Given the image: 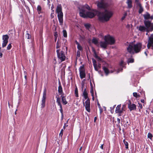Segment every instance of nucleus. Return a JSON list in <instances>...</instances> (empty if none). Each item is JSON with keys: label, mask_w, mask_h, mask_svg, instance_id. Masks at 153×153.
I'll list each match as a JSON object with an SVG mask.
<instances>
[{"label": "nucleus", "mask_w": 153, "mask_h": 153, "mask_svg": "<svg viewBox=\"0 0 153 153\" xmlns=\"http://www.w3.org/2000/svg\"><path fill=\"white\" fill-rule=\"evenodd\" d=\"M129 103H128V108L130 109V111H131L135 110L136 107V105L134 104H131L130 100H129Z\"/></svg>", "instance_id": "16"}, {"label": "nucleus", "mask_w": 153, "mask_h": 153, "mask_svg": "<svg viewBox=\"0 0 153 153\" xmlns=\"http://www.w3.org/2000/svg\"><path fill=\"white\" fill-rule=\"evenodd\" d=\"M100 113H101L102 112V110L101 108H100Z\"/></svg>", "instance_id": "59"}, {"label": "nucleus", "mask_w": 153, "mask_h": 153, "mask_svg": "<svg viewBox=\"0 0 153 153\" xmlns=\"http://www.w3.org/2000/svg\"><path fill=\"white\" fill-rule=\"evenodd\" d=\"M76 44L77 45V48L79 51H81L82 50V46L79 45V43L77 41H76Z\"/></svg>", "instance_id": "27"}, {"label": "nucleus", "mask_w": 153, "mask_h": 153, "mask_svg": "<svg viewBox=\"0 0 153 153\" xmlns=\"http://www.w3.org/2000/svg\"><path fill=\"white\" fill-rule=\"evenodd\" d=\"M120 69H119L118 71L117 72V73H119L120 72Z\"/></svg>", "instance_id": "62"}, {"label": "nucleus", "mask_w": 153, "mask_h": 153, "mask_svg": "<svg viewBox=\"0 0 153 153\" xmlns=\"http://www.w3.org/2000/svg\"><path fill=\"white\" fill-rule=\"evenodd\" d=\"M134 59L131 57V58H128V59L127 62L128 64L129 63H132L134 62Z\"/></svg>", "instance_id": "26"}, {"label": "nucleus", "mask_w": 153, "mask_h": 153, "mask_svg": "<svg viewBox=\"0 0 153 153\" xmlns=\"http://www.w3.org/2000/svg\"><path fill=\"white\" fill-rule=\"evenodd\" d=\"M63 129H62L60 131V132L59 133V136H61V137H62L63 135Z\"/></svg>", "instance_id": "46"}, {"label": "nucleus", "mask_w": 153, "mask_h": 153, "mask_svg": "<svg viewBox=\"0 0 153 153\" xmlns=\"http://www.w3.org/2000/svg\"><path fill=\"white\" fill-rule=\"evenodd\" d=\"M59 106H60V112L62 114V117H63V110L62 109V105H59Z\"/></svg>", "instance_id": "35"}, {"label": "nucleus", "mask_w": 153, "mask_h": 153, "mask_svg": "<svg viewBox=\"0 0 153 153\" xmlns=\"http://www.w3.org/2000/svg\"><path fill=\"white\" fill-rule=\"evenodd\" d=\"M152 46V49L153 50V35L151 34L149 37L148 43L147 47L148 49H149L151 46Z\"/></svg>", "instance_id": "11"}, {"label": "nucleus", "mask_w": 153, "mask_h": 153, "mask_svg": "<svg viewBox=\"0 0 153 153\" xmlns=\"http://www.w3.org/2000/svg\"><path fill=\"white\" fill-rule=\"evenodd\" d=\"M61 97L62 98V103L64 105H66L67 104L68 102L66 100V98L63 95H61Z\"/></svg>", "instance_id": "23"}, {"label": "nucleus", "mask_w": 153, "mask_h": 153, "mask_svg": "<svg viewBox=\"0 0 153 153\" xmlns=\"http://www.w3.org/2000/svg\"><path fill=\"white\" fill-rule=\"evenodd\" d=\"M91 95H92V96L93 97L92 99L94 100V97L93 96L94 93H93V90H91Z\"/></svg>", "instance_id": "44"}, {"label": "nucleus", "mask_w": 153, "mask_h": 153, "mask_svg": "<svg viewBox=\"0 0 153 153\" xmlns=\"http://www.w3.org/2000/svg\"><path fill=\"white\" fill-rule=\"evenodd\" d=\"M137 5L139 7V13H141L143 11V9L142 7L141 4L137 0H136Z\"/></svg>", "instance_id": "14"}, {"label": "nucleus", "mask_w": 153, "mask_h": 153, "mask_svg": "<svg viewBox=\"0 0 153 153\" xmlns=\"http://www.w3.org/2000/svg\"><path fill=\"white\" fill-rule=\"evenodd\" d=\"M141 101L142 103H144V102H145L144 100L143 99L141 100Z\"/></svg>", "instance_id": "53"}, {"label": "nucleus", "mask_w": 153, "mask_h": 153, "mask_svg": "<svg viewBox=\"0 0 153 153\" xmlns=\"http://www.w3.org/2000/svg\"><path fill=\"white\" fill-rule=\"evenodd\" d=\"M92 42L93 43H94L97 46H99V43H98V40L97 39L94 38L92 39Z\"/></svg>", "instance_id": "22"}, {"label": "nucleus", "mask_w": 153, "mask_h": 153, "mask_svg": "<svg viewBox=\"0 0 153 153\" xmlns=\"http://www.w3.org/2000/svg\"><path fill=\"white\" fill-rule=\"evenodd\" d=\"M104 39L106 41L108 45H112L114 44L115 43V41L114 38L110 35L105 36Z\"/></svg>", "instance_id": "8"}, {"label": "nucleus", "mask_w": 153, "mask_h": 153, "mask_svg": "<svg viewBox=\"0 0 153 153\" xmlns=\"http://www.w3.org/2000/svg\"><path fill=\"white\" fill-rule=\"evenodd\" d=\"M60 45H59V44L58 42H57L56 46V48H59Z\"/></svg>", "instance_id": "45"}, {"label": "nucleus", "mask_w": 153, "mask_h": 153, "mask_svg": "<svg viewBox=\"0 0 153 153\" xmlns=\"http://www.w3.org/2000/svg\"><path fill=\"white\" fill-rule=\"evenodd\" d=\"M58 92L60 94H61L62 92V89L61 85H60L58 87Z\"/></svg>", "instance_id": "30"}, {"label": "nucleus", "mask_w": 153, "mask_h": 153, "mask_svg": "<svg viewBox=\"0 0 153 153\" xmlns=\"http://www.w3.org/2000/svg\"><path fill=\"white\" fill-rule=\"evenodd\" d=\"M9 38V36L7 35H3L2 36V48L5 47L7 45L8 42V40Z\"/></svg>", "instance_id": "10"}, {"label": "nucleus", "mask_w": 153, "mask_h": 153, "mask_svg": "<svg viewBox=\"0 0 153 153\" xmlns=\"http://www.w3.org/2000/svg\"><path fill=\"white\" fill-rule=\"evenodd\" d=\"M94 56L98 61H100L101 60V59L97 55L96 51L94 50Z\"/></svg>", "instance_id": "24"}, {"label": "nucleus", "mask_w": 153, "mask_h": 153, "mask_svg": "<svg viewBox=\"0 0 153 153\" xmlns=\"http://www.w3.org/2000/svg\"><path fill=\"white\" fill-rule=\"evenodd\" d=\"M102 69L104 71L106 76H107L110 73L108 68L105 66H102Z\"/></svg>", "instance_id": "21"}, {"label": "nucleus", "mask_w": 153, "mask_h": 153, "mask_svg": "<svg viewBox=\"0 0 153 153\" xmlns=\"http://www.w3.org/2000/svg\"><path fill=\"white\" fill-rule=\"evenodd\" d=\"M56 52L59 63L64 61L66 58L64 52L58 49L56 50Z\"/></svg>", "instance_id": "5"}, {"label": "nucleus", "mask_w": 153, "mask_h": 153, "mask_svg": "<svg viewBox=\"0 0 153 153\" xmlns=\"http://www.w3.org/2000/svg\"><path fill=\"white\" fill-rule=\"evenodd\" d=\"M144 23L146 28L147 32H151L153 30V24L151 22L148 20H145Z\"/></svg>", "instance_id": "6"}, {"label": "nucleus", "mask_w": 153, "mask_h": 153, "mask_svg": "<svg viewBox=\"0 0 153 153\" xmlns=\"http://www.w3.org/2000/svg\"><path fill=\"white\" fill-rule=\"evenodd\" d=\"M37 10L39 14L42 13V8L40 6H38Z\"/></svg>", "instance_id": "28"}, {"label": "nucleus", "mask_w": 153, "mask_h": 153, "mask_svg": "<svg viewBox=\"0 0 153 153\" xmlns=\"http://www.w3.org/2000/svg\"><path fill=\"white\" fill-rule=\"evenodd\" d=\"M138 107H139V108H140V109L142 108L143 106H142V105L141 103H140L139 102L138 103Z\"/></svg>", "instance_id": "42"}, {"label": "nucleus", "mask_w": 153, "mask_h": 153, "mask_svg": "<svg viewBox=\"0 0 153 153\" xmlns=\"http://www.w3.org/2000/svg\"><path fill=\"white\" fill-rule=\"evenodd\" d=\"M97 117H95L94 119V121L95 122L96 121V120H97Z\"/></svg>", "instance_id": "56"}, {"label": "nucleus", "mask_w": 153, "mask_h": 153, "mask_svg": "<svg viewBox=\"0 0 153 153\" xmlns=\"http://www.w3.org/2000/svg\"><path fill=\"white\" fill-rule=\"evenodd\" d=\"M12 47V46L11 45V44L10 43L8 44L7 47V49L8 50H9Z\"/></svg>", "instance_id": "40"}, {"label": "nucleus", "mask_w": 153, "mask_h": 153, "mask_svg": "<svg viewBox=\"0 0 153 153\" xmlns=\"http://www.w3.org/2000/svg\"><path fill=\"white\" fill-rule=\"evenodd\" d=\"M127 15V13H125L124 14V16H125V17H126V16Z\"/></svg>", "instance_id": "58"}, {"label": "nucleus", "mask_w": 153, "mask_h": 153, "mask_svg": "<svg viewBox=\"0 0 153 153\" xmlns=\"http://www.w3.org/2000/svg\"><path fill=\"white\" fill-rule=\"evenodd\" d=\"M133 96L134 97L137 98L140 97V95L137 94V93L136 92H134L133 93Z\"/></svg>", "instance_id": "33"}, {"label": "nucleus", "mask_w": 153, "mask_h": 153, "mask_svg": "<svg viewBox=\"0 0 153 153\" xmlns=\"http://www.w3.org/2000/svg\"><path fill=\"white\" fill-rule=\"evenodd\" d=\"M82 149V147H81L80 148V149H79V150H80V151L81 150V149Z\"/></svg>", "instance_id": "64"}, {"label": "nucleus", "mask_w": 153, "mask_h": 153, "mask_svg": "<svg viewBox=\"0 0 153 153\" xmlns=\"http://www.w3.org/2000/svg\"><path fill=\"white\" fill-rule=\"evenodd\" d=\"M83 94L85 99L86 100L88 98V94L85 89L84 90Z\"/></svg>", "instance_id": "25"}, {"label": "nucleus", "mask_w": 153, "mask_h": 153, "mask_svg": "<svg viewBox=\"0 0 153 153\" xmlns=\"http://www.w3.org/2000/svg\"><path fill=\"white\" fill-rule=\"evenodd\" d=\"M75 93L76 96V97H78V90L77 88H76L75 90Z\"/></svg>", "instance_id": "38"}, {"label": "nucleus", "mask_w": 153, "mask_h": 153, "mask_svg": "<svg viewBox=\"0 0 153 153\" xmlns=\"http://www.w3.org/2000/svg\"><path fill=\"white\" fill-rule=\"evenodd\" d=\"M85 108L86 110L88 112H90V100L88 99L85 102Z\"/></svg>", "instance_id": "15"}, {"label": "nucleus", "mask_w": 153, "mask_h": 153, "mask_svg": "<svg viewBox=\"0 0 153 153\" xmlns=\"http://www.w3.org/2000/svg\"><path fill=\"white\" fill-rule=\"evenodd\" d=\"M117 121L118 124L120 123V119L119 118H117Z\"/></svg>", "instance_id": "47"}, {"label": "nucleus", "mask_w": 153, "mask_h": 153, "mask_svg": "<svg viewBox=\"0 0 153 153\" xmlns=\"http://www.w3.org/2000/svg\"><path fill=\"white\" fill-rule=\"evenodd\" d=\"M113 13L112 11L108 10H105V11L100 13L99 16V20L102 22H107L109 21L112 16Z\"/></svg>", "instance_id": "3"}, {"label": "nucleus", "mask_w": 153, "mask_h": 153, "mask_svg": "<svg viewBox=\"0 0 153 153\" xmlns=\"http://www.w3.org/2000/svg\"><path fill=\"white\" fill-rule=\"evenodd\" d=\"M25 36L28 39H30L31 37V35H30L28 33H27L26 34Z\"/></svg>", "instance_id": "34"}, {"label": "nucleus", "mask_w": 153, "mask_h": 153, "mask_svg": "<svg viewBox=\"0 0 153 153\" xmlns=\"http://www.w3.org/2000/svg\"><path fill=\"white\" fill-rule=\"evenodd\" d=\"M56 12L57 14V16L61 25L63 23V14L62 11V8L61 4H58L57 5L56 9Z\"/></svg>", "instance_id": "4"}, {"label": "nucleus", "mask_w": 153, "mask_h": 153, "mask_svg": "<svg viewBox=\"0 0 153 153\" xmlns=\"http://www.w3.org/2000/svg\"><path fill=\"white\" fill-rule=\"evenodd\" d=\"M79 72L80 78L82 79L85 78V69L83 66H80L79 69Z\"/></svg>", "instance_id": "12"}, {"label": "nucleus", "mask_w": 153, "mask_h": 153, "mask_svg": "<svg viewBox=\"0 0 153 153\" xmlns=\"http://www.w3.org/2000/svg\"><path fill=\"white\" fill-rule=\"evenodd\" d=\"M85 26L88 29H89L90 27V25L88 24H85Z\"/></svg>", "instance_id": "37"}, {"label": "nucleus", "mask_w": 153, "mask_h": 153, "mask_svg": "<svg viewBox=\"0 0 153 153\" xmlns=\"http://www.w3.org/2000/svg\"><path fill=\"white\" fill-rule=\"evenodd\" d=\"M2 53L1 52V51H0V58H1L2 56Z\"/></svg>", "instance_id": "49"}, {"label": "nucleus", "mask_w": 153, "mask_h": 153, "mask_svg": "<svg viewBox=\"0 0 153 153\" xmlns=\"http://www.w3.org/2000/svg\"><path fill=\"white\" fill-rule=\"evenodd\" d=\"M24 77L25 78V79H26V78H27V76L26 75H25L24 76Z\"/></svg>", "instance_id": "61"}, {"label": "nucleus", "mask_w": 153, "mask_h": 153, "mask_svg": "<svg viewBox=\"0 0 153 153\" xmlns=\"http://www.w3.org/2000/svg\"><path fill=\"white\" fill-rule=\"evenodd\" d=\"M54 35L55 36V37H56V39L57 37V33L56 32V33H55Z\"/></svg>", "instance_id": "48"}, {"label": "nucleus", "mask_w": 153, "mask_h": 153, "mask_svg": "<svg viewBox=\"0 0 153 153\" xmlns=\"http://www.w3.org/2000/svg\"><path fill=\"white\" fill-rule=\"evenodd\" d=\"M124 143L126 146V148L128 149V143L127 142H126L124 140H123Z\"/></svg>", "instance_id": "39"}, {"label": "nucleus", "mask_w": 153, "mask_h": 153, "mask_svg": "<svg viewBox=\"0 0 153 153\" xmlns=\"http://www.w3.org/2000/svg\"><path fill=\"white\" fill-rule=\"evenodd\" d=\"M63 35L65 37H67V33L66 30H64L63 31Z\"/></svg>", "instance_id": "32"}, {"label": "nucleus", "mask_w": 153, "mask_h": 153, "mask_svg": "<svg viewBox=\"0 0 153 153\" xmlns=\"http://www.w3.org/2000/svg\"><path fill=\"white\" fill-rule=\"evenodd\" d=\"M138 30L142 32L146 31L147 32V29L145 26L143 25H140L138 27Z\"/></svg>", "instance_id": "18"}, {"label": "nucleus", "mask_w": 153, "mask_h": 153, "mask_svg": "<svg viewBox=\"0 0 153 153\" xmlns=\"http://www.w3.org/2000/svg\"><path fill=\"white\" fill-rule=\"evenodd\" d=\"M51 10H53V9L54 8V6H53V5H52V6H51Z\"/></svg>", "instance_id": "51"}, {"label": "nucleus", "mask_w": 153, "mask_h": 153, "mask_svg": "<svg viewBox=\"0 0 153 153\" xmlns=\"http://www.w3.org/2000/svg\"><path fill=\"white\" fill-rule=\"evenodd\" d=\"M80 55V53L79 51H77V56L78 57H79Z\"/></svg>", "instance_id": "43"}, {"label": "nucleus", "mask_w": 153, "mask_h": 153, "mask_svg": "<svg viewBox=\"0 0 153 153\" xmlns=\"http://www.w3.org/2000/svg\"><path fill=\"white\" fill-rule=\"evenodd\" d=\"M143 16L144 19H153V17L152 16H150V14L148 13L144 14L143 15Z\"/></svg>", "instance_id": "20"}, {"label": "nucleus", "mask_w": 153, "mask_h": 153, "mask_svg": "<svg viewBox=\"0 0 153 153\" xmlns=\"http://www.w3.org/2000/svg\"><path fill=\"white\" fill-rule=\"evenodd\" d=\"M142 47V44L140 43H138L134 44L133 43H131L128 45L127 49L128 51L131 54L137 53L140 52Z\"/></svg>", "instance_id": "2"}, {"label": "nucleus", "mask_w": 153, "mask_h": 153, "mask_svg": "<svg viewBox=\"0 0 153 153\" xmlns=\"http://www.w3.org/2000/svg\"><path fill=\"white\" fill-rule=\"evenodd\" d=\"M97 12L96 10H91L90 7L86 4L83 6L80 10L79 15L80 16L84 18H93L97 14Z\"/></svg>", "instance_id": "1"}, {"label": "nucleus", "mask_w": 153, "mask_h": 153, "mask_svg": "<svg viewBox=\"0 0 153 153\" xmlns=\"http://www.w3.org/2000/svg\"><path fill=\"white\" fill-rule=\"evenodd\" d=\"M54 13V10H53V11H52V13H51V18H53L54 17V15H53Z\"/></svg>", "instance_id": "41"}, {"label": "nucleus", "mask_w": 153, "mask_h": 153, "mask_svg": "<svg viewBox=\"0 0 153 153\" xmlns=\"http://www.w3.org/2000/svg\"><path fill=\"white\" fill-rule=\"evenodd\" d=\"M153 136L152 135V134L150 133H149L148 134V138L151 139L152 137Z\"/></svg>", "instance_id": "36"}, {"label": "nucleus", "mask_w": 153, "mask_h": 153, "mask_svg": "<svg viewBox=\"0 0 153 153\" xmlns=\"http://www.w3.org/2000/svg\"><path fill=\"white\" fill-rule=\"evenodd\" d=\"M47 91L45 88L43 91V95L42 100L41 104V107L42 108H44L45 106V100L46 98Z\"/></svg>", "instance_id": "9"}, {"label": "nucleus", "mask_w": 153, "mask_h": 153, "mask_svg": "<svg viewBox=\"0 0 153 153\" xmlns=\"http://www.w3.org/2000/svg\"><path fill=\"white\" fill-rule=\"evenodd\" d=\"M98 107H99V108H101L100 106V104L98 103Z\"/></svg>", "instance_id": "57"}, {"label": "nucleus", "mask_w": 153, "mask_h": 153, "mask_svg": "<svg viewBox=\"0 0 153 153\" xmlns=\"http://www.w3.org/2000/svg\"><path fill=\"white\" fill-rule=\"evenodd\" d=\"M145 53L146 54V56H147V53H146V52H145Z\"/></svg>", "instance_id": "63"}, {"label": "nucleus", "mask_w": 153, "mask_h": 153, "mask_svg": "<svg viewBox=\"0 0 153 153\" xmlns=\"http://www.w3.org/2000/svg\"><path fill=\"white\" fill-rule=\"evenodd\" d=\"M100 148L102 149H103V144L101 145V146H100Z\"/></svg>", "instance_id": "54"}, {"label": "nucleus", "mask_w": 153, "mask_h": 153, "mask_svg": "<svg viewBox=\"0 0 153 153\" xmlns=\"http://www.w3.org/2000/svg\"><path fill=\"white\" fill-rule=\"evenodd\" d=\"M121 105H118L116 107L115 112L116 113H119L120 114L119 116H121L120 114L122 113V110H121Z\"/></svg>", "instance_id": "17"}, {"label": "nucleus", "mask_w": 153, "mask_h": 153, "mask_svg": "<svg viewBox=\"0 0 153 153\" xmlns=\"http://www.w3.org/2000/svg\"><path fill=\"white\" fill-rule=\"evenodd\" d=\"M125 16H123L122 18H121V20H123L124 19H125Z\"/></svg>", "instance_id": "52"}, {"label": "nucleus", "mask_w": 153, "mask_h": 153, "mask_svg": "<svg viewBox=\"0 0 153 153\" xmlns=\"http://www.w3.org/2000/svg\"><path fill=\"white\" fill-rule=\"evenodd\" d=\"M97 66L98 68H100V64H99L98 65H97Z\"/></svg>", "instance_id": "55"}, {"label": "nucleus", "mask_w": 153, "mask_h": 153, "mask_svg": "<svg viewBox=\"0 0 153 153\" xmlns=\"http://www.w3.org/2000/svg\"><path fill=\"white\" fill-rule=\"evenodd\" d=\"M97 7L99 8L105 9L108 6V4L103 0L100 1H97L96 2Z\"/></svg>", "instance_id": "7"}, {"label": "nucleus", "mask_w": 153, "mask_h": 153, "mask_svg": "<svg viewBox=\"0 0 153 153\" xmlns=\"http://www.w3.org/2000/svg\"><path fill=\"white\" fill-rule=\"evenodd\" d=\"M128 7L130 8L131 7V2L130 0H127V2Z\"/></svg>", "instance_id": "31"}, {"label": "nucleus", "mask_w": 153, "mask_h": 153, "mask_svg": "<svg viewBox=\"0 0 153 153\" xmlns=\"http://www.w3.org/2000/svg\"><path fill=\"white\" fill-rule=\"evenodd\" d=\"M92 62L93 63V65L94 68L95 70L96 71H98V67L97 66V65L96 61L93 58L92 59Z\"/></svg>", "instance_id": "19"}, {"label": "nucleus", "mask_w": 153, "mask_h": 153, "mask_svg": "<svg viewBox=\"0 0 153 153\" xmlns=\"http://www.w3.org/2000/svg\"><path fill=\"white\" fill-rule=\"evenodd\" d=\"M106 41H101L99 42V46H100L102 48H106L108 45Z\"/></svg>", "instance_id": "13"}, {"label": "nucleus", "mask_w": 153, "mask_h": 153, "mask_svg": "<svg viewBox=\"0 0 153 153\" xmlns=\"http://www.w3.org/2000/svg\"><path fill=\"white\" fill-rule=\"evenodd\" d=\"M17 110L16 109V111H15V114H16V111H17Z\"/></svg>", "instance_id": "60"}, {"label": "nucleus", "mask_w": 153, "mask_h": 153, "mask_svg": "<svg viewBox=\"0 0 153 153\" xmlns=\"http://www.w3.org/2000/svg\"><path fill=\"white\" fill-rule=\"evenodd\" d=\"M123 61H122L121 63H120V65L121 66H123Z\"/></svg>", "instance_id": "50"}, {"label": "nucleus", "mask_w": 153, "mask_h": 153, "mask_svg": "<svg viewBox=\"0 0 153 153\" xmlns=\"http://www.w3.org/2000/svg\"><path fill=\"white\" fill-rule=\"evenodd\" d=\"M56 102L58 103V105L59 106L62 105L60 102V99L59 97H56Z\"/></svg>", "instance_id": "29"}]
</instances>
